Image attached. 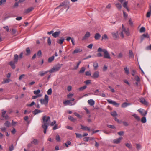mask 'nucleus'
Segmentation results:
<instances>
[{
	"instance_id": "f257e3e1",
	"label": "nucleus",
	"mask_w": 151,
	"mask_h": 151,
	"mask_svg": "<svg viewBox=\"0 0 151 151\" xmlns=\"http://www.w3.org/2000/svg\"><path fill=\"white\" fill-rule=\"evenodd\" d=\"M42 120L43 124L42 125V127L44 129V133L46 134V130L49 125V122L50 121V117L45 115L43 117Z\"/></svg>"
},
{
	"instance_id": "3c124183",
	"label": "nucleus",
	"mask_w": 151,
	"mask_h": 151,
	"mask_svg": "<svg viewBox=\"0 0 151 151\" xmlns=\"http://www.w3.org/2000/svg\"><path fill=\"white\" fill-rule=\"evenodd\" d=\"M56 140L57 141H60V138L59 136L58 135H57L56 136Z\"/></svg>"
},
{
	"instance_id": "f03ea898",
	"label": "nucleus",
	"mask_w": 151,
	"mask_h": 151,
	"mask_svg": "<svg viewBox=\"0 0 151 151\" xmlns=\"http://www.w3.org/2000/svg\"><path fill=\"white\" fill-rule=\"evenodd\" d=\"M97 51L98 52H103L104 54V58L108 59H111L110 54L108 52L106 49H102L101 47H99L97 50Z\"/></svg>"
},
{
	"instance_id": "39448f33",
	"label": "nucleus",
	"mask_w": 151,
	"mask_h": 151,
	"mask_svg": "<svg viewBox=\"0 0 151 151\" xmlns=\"http://www.w3.org/2000/svg\"><path fill=\"white\" fill-rule=\"evenodd\" d=\"M99 72L98 71L95 72L92 74L91 77L93 79H96L99 77Z\"/></svg>"
},
{
	"instance_id": "09e8293b",
	"label": "nucleus",
	"mask_w": 151,
	"mask_h": 151,
	"mask_svg": "<svg viewBox=\"0 0 151 151\" xmlns=\"http://www.w3.org/2000/svg\"><path fill=\"white\" fill-rule=\"evenodd\" d=\"M68 119L74 122L75 121L76 119H74L73 117L71 116H68Z\"/></svg>"
},
{
	"instance_id": "4c0bfd02",
	"label": "nucleus",
	"mask_w": 151,
	"mask_h": 151,
	"mask_svg": "<svg viewBox=\"0 0 151 151\" xmlns=\"http://www.w3.org/2000/svg\"><path fill=\"white\" fill-rule=\"evenodd\" d=\"M71 144V142L69 141H68L66 143L64 144V145H65L66 147H68V145H70Z\"/></svg>"
},
{
	"instance_id": "69168bd1",
	"label": "nucleus",
	"mask_w": 151,
	"mask_h": 151,
	"mask_svg": "<svg viewBox=\"0 0 151 151\" xmlns=\"http://www.w3.org/2000/svg\"><path fill=\"white\" fill-rule=\"evenodd\" d=\"M75 134H76V137L77 138H81L82 137L81 134L75 133Z\"/></svg>"
},
{
	"instance_id": "412c9836",
	"label": "nucleus",
	"mask_w": 151,
	"mask_h": 151,
	"mask_svg": "<svg viewBox=\"0 0 151 151\" xmlns=\"http://www.w3.org/2000/svg\"><path fill=\"white\" fill-rule=\"evenodd\" d=\"M101 37V35L99 33H96L94 35V38L96 40L99 39Z\"/></svg>"
},
{
	"instance_id": "603ef678",
	"label": "nucleus",
	"mask_w": 151,
	"mask_h": 151,
	"mask_svg": "<svg viewBox=\"0 0 151 151\" xmlns=\"http://www.w3.org/2000/svg\"><path fill=\"white\" fill-rule=\"evenodd\" d=\"M145 28L144 27H142L140 29V32L142 33L145 32Z\"/></svg>"
},
{
	"instance_id": "20e7f679",
	"label": "nucleus",
	"mask_w": 151,
	"mask_h": 151,
	"mask_svg": "<svg viewBox=\"0 0 151 151\" xmlns=\"http://www.w3.org/2000/svg\"><path fill=\"white\" fill-rule=\"evenodd\" d=\"M49 100V96L47 95L45 96L44 99H41L40 100L41 103L42 104H45V105H47Z\"/></svg>"
},
{
	"instance_id": "423d86ee",
	"label": "nucleus",
	"mask_w": 151,
	"mask_h": 151,
	"mask_svg": "<svg viewBox=\"0 0 151 151\" xmlns=\"http://www.w3.org/2000/svg\"><path fill=\"white\" fill-rule=\"evenodd\" d=\"M107 102L109 104H112V105L116 106V107L119 106V104L117 103L115 101H113L111 99H108L107 100Z\"/></svg>"
},
{
	"instance_id": "680f3d73",
	"label": "nucleus",
	"mask_w": 151,
	"mask_h": 151,
	"mask_svg": "<svg viewBox=\"0 0 151 151\" xmlns=\"http://www.w3.org/2000/svg\"><path fill=\"white\" fill-rule=\"evenodd\" d=\"M85 74L86 76H91V73L90 71H87L85 72Z\"/></svg>"
},
{
	"instance_id": "ddd939ff",
	"label": "nucleus",
	"mask_w": 151,
	"mask_h": 151,
	"mask_svg": "<svg viewBox=\"0 0 151 151\" xmlns=\"http://www.w3.org/2000/svg\"><path fill=\"white\" fill-rule=\"evenodd\" d=\"M60 33V31H56L52 34V36L55 38H56L58 37Z\"/></svg>"
},
{
	"instance_id": "79ce46f5",
	"label": "nucleus",
	"mask_w": 151,
	"mask_h": 151,
	"mask_svg": "<svg viewBox=\"0 0 151 151\" xmlns=\"http://www.w3.org/2000/svg\"><path fill=\"white\" fill-rule=\"evenodd\" d=\"M71 103L70 101L67 100L63 102V104L65 105H67L70 104Z\"/></svg>"
},
{
	"instance_id": "13d9d810",
	"label": "nucleus",
	"mask_w": 151,
	"mask_h": 151,
	"mask_svg": "<svg viewBox=\"0 0 151 151\" xmlns=\"http://www.w3.org/2000/svg\"><path fill=\"white\" fill-rule=\"evenodd\" d=\"M91 81L90 80H86L84 82V83H85L87 85L91 83Z\"/></svg>"
},
{
	"instance_id": "bb28decb",
	"label": "nucleus",
	"mask_w": 151,
	"mask_h": 151,
	"mask_svg": "<svg viewBox=\"0 0 151 151\" xmlns=\"http://www.w3.org/2000/svg\"><path fill=\"white\" fill-rule=\"evenodd\" d=\"M127 2H124L123 4V6L125 9H126L128 11H129V10L127 7Z\"/></svg>"
},
{
	"instance_id": "c03bdc74",
	"label": "nucleus",
	"mask_w": 151,
	"mask_h": 151,
	"mask_svg": "<svg viewBox=\"0 0 151 151\" xmlns=\"http://www.w3.org/2000/svg\"><path fill=\"white\" fill-rule=\"evenodd\" d=\"M40 90L39 89L35 90L34 91V93L35 95L38 94L40 93Z\"/></svg>"
},
{
	"instance_id": "7ed1b4c3",
	"label": "nucleus",
	"mask_w": 151,
	"mask_h": 151,
	"mask_svg": "<svg viewBox=\"0 0 151 151\" xmlns=\"http://www.w3.org/2000/svg\"><path fill=\"white\" fill-rule=\"evenodd\" d=\"M62 65V64H56L53 66L52 68L49 70V72L52 73L57 71L59 70Z\"/></svg>"
},
{
	"instance_id": "6ab92c4d",
	"label": "nucleus",
	"mask_w": 151,
	"mask_h": 151,
	"mask_svg": "<svg viewBox=\"0 0 151 151\" xmlns=\"http://www.w3.org/2000/svg\"><path fill=\"white\" fill-rule=\"evenodd\" d=\"M42 112H43L42 111H41L37 109H36L32 112V113L34 115H36L38 113Z\"/></svg>"
},
{
	"instance_id": "6e6d98bb",
	"label": "nucleus",
	"mask_w": 151,
	"mask_h": 151,
	"mask_svg": "<svg viewBox=\"0 0 151 151\" xmlns=\"http://www.w3.org/2000/svg\"><path fill=\"white\" fill-rule=\"evenodd\" d=\"M42 55V53L41 51L40 50L38 51L37 54V56H38L39 57H40Z\"/></svg>"
},
{
	"instance_id": "8fccbe9b",
	"label": "nucleus",
	"mask_w": 151,
	"mask_h": 151,
	"mask_svg": "<svg viewBox=\"0 0 151 151\" xmlns=\"http://www.w3.org/2000/svg\"><path fill=\"white\" fill-rule=\"evenodd\" d=\"M125 72L127 74H128L129 73V70L128 69L127 67L124 68Z\"/></svg>"
},
{
	"instance_id": "dca6fc26",
	"label": "nucleus",
	"mask_w": 151,
	"mask_h": 151,
	"mask_svg": "<svg viewBox=\"0 0 151 151\" xmlns=\"http://www.w3.org/2000/svg\"><path fill=\"white\" fill-rule=\"evenodd\" d=\"M140 101L142 104L147 105V102L145 101V99L143 98H142L139 99Z\"/></svg>"
},
{
	"instance_id": "b1692460",
	"label": "nucleus",
	"mask_w": 151,
	"mask_h": 151,
	"mask_svg": "<svg viewBox=\"0 0 151 151\" xmlns=\"http://www.w3.org/2000/svg\"><path fill=\"white\" fill-rule=\"evenodd\" d=\"M33 9L34 8L33 7H29L25 10V13L27 14L32 11Z\"/></svg>"
},
{
	"instance_id": "f8f14e48",
	"label": "nucleus",
	"mask_w": 151,
	"mask_h": 151,
	"mask_svg": "<svg viewBox=\"0 0 151 151\" xmlns=\"http://www.w3.org/2000/svg\"><path fill=\"white\" fill-rule=\"evenodd\" d=\"M17 63H15L14 62V61H11L9 62V64L11 67L12 68L14 69L15 68V64H16Z\"/></svg>"
},
{
	"instance_id": "2f4dec72",
	"label": "nucleus",
	"mask_w": 151,
	"mask_h": 151,
	"mask_svg": "<svg viewBox=\"0 0 151 151\" xmlns=\"http://www.w3.org/2000/svg\"><path fill=\"white\" fill-rule=\"evenodd\" d=\"M126 34L127 36H129V31L128 29H125L124 31H123Z\"/></svg>"
},
{
	"instance_id": "49530a36",
	"label": "nucleus",
	"mask_w": 151,
	"mask_h": 151,
	"mask_svg": "<svg viewBox=\"0 0 151 151\" xmlns=\"http://www.w3.org/2000/svg\"><path fill=\"white\" fill-rule=\"evenodd\" d=\"M134 79L138 82H139L140 81V78L137 75L135 76Z\"/></svg>"
},
{
	"instance_id": "c85d7f7f",
	"label": "nucleus",
	"mask_w": 151,
	"mask_h": 151,
	"mask_svg": "<svg viewBox=\"0 0 151 151\" xmlns=\"http://www.w3.org/2000/svg\"><path fill=\"white\" fill-rule=\"evenodd\" d=\"M54 56H52L51 57L49 58L48 59V61L49 63H51L52 61L54 59Z\"/></svg>"
},
{
	"instance_id": "774afa93",
	"label": "nucleus",
	"mask_w": 151,
	"mask_h": 151,
	"mask_svg": "<svg viewBox=\"0 0 151 151\" xmlns=\"http://www.w3.org/2000/svg\"><path fill=\"white\" fill-rule=\"evenodd\" d=\"M73 96V94L71 93H70L67 95L68 98H70Z\"/></svg>"
},
{
	"instance_id": "2eb2a0df",
	"label": "nucleus",
	"mask_w": 151,
	"mask_h": 151,
	"mask_svg": "<svg viewBox=\"0 0 151 151\" xmlns=\"http://www.w3.org/2000/svg\"><path fill=\"white\" fill-rule=\"evenodd\" d=\"M19 57V56L18 55L16 54L14 55V62L15 63H17L18 61V60Z\"/></svg>"
},
{
	"instance_id": "393cba45",
	"label": "nucleus",
	"mask_w": 151,
	"mask_h": 151,
	"mask_svg": "<svg viewBox=\"0 0 151 151\" xmlns=\"http://www.w3.org/2000/svg\"><path fill=\"white\" fill-rule=\"evenodd\" d=\"M143 37H141V41L142 42L144 38H149V36L148 33L144 34L142 35Z\"/></svg>"
},
{
	"instance_id": "4d7b16f0",
	"label": "nucleus",
	"mask_w": 151,
	"mask_h": 151,
	"mask_svg": "<svg viewBox=\"0 0 151 151\" xmlns=\"http://www.w3.org/2000/svg\"><path fill=\"white\" fill-rule=\"evenodd\" d=\"M38 141L37 140L35 139H33V140H32V143H33L35 145H36L37 144Z\"/></svg>"
},
{
	"instance_id": "cd10ccee",
	"label": "nucleus",
	"mask_w": 151,
	"mask_h": 151,
	"mask_svg": "<svg viewBox=\"0 0 151 151\" xmlns=\"http://www.w3.org/2000/svg\"><path fill=\"white\" fill-rule=\"evenodd\" d=\"M82 51V50L80 49H75L73 52V54L77 53L80 52Z\"/></svg>"
},
{
	"instance_id": "a18cd8bd",
	"label": "nucleus",
	"mask_w": 151,
	"mask_h": 151,
	"mask_svg": "<svg viewBox=\"0 0 151 151\" xmlns=\"http://www.w3.org/2000/svg\"><path fill=\"white\" fill-rule=\"evenodd\" d=\"M11 80L10 79H6L3 81L2 83H7L9 82Z\"/></svg>"
},
{
	"instance_id": "e433bc0d",
	"label": "nucleus",
	"mask_w": 151,
	"mask_h": 151,
	"mask_svg": "<svg viewBox=\"0 0 151 151\" xmlns=\"http://www.w3.org/2000/svg\"><path fill=\"white\" fill-rule=\"evenodd\" d=\"M116 7L119 10H120L122 8L121 5L119 3H117L116 4Z\"/></svg>"
},
{
	"instance_id": "7c9ffc66",
	"label": "nucleus",
	"mask_w": 151,
	"mask_h": 151,
	"mask_svg": "<svg viewBox=\"0 0 151 151\" xmlns=\"http://www.w3.org/2000/svg\"><path fill=\"white\" fill-rule=\"evenodd\" d=\"M4 125L6 127H9L10 126H11V123L10 122L8 121H7L4 124Z\"/></svg>"
},
{
	"instance_id": "a19ab883",
	"label": "nucleus",
	"mask_w": 151,
	"mask_h": 151,
	"mask_svg": "<svg viewBox=\"0 0 151 151\" xmlns=\"http://www.w3.org/2000/svg\"><path fill=\"white\" fill-rule=\"evenodd\" d=\"M87 88V86L86 85L83 86L82 87H80L79 89V91H83L85 89Z\"/></svg>"
},
{
	"instance_id": "aec40b11",
	"label": "nucleus",
	"mask_w": 151,
	"mask_h": 151,
	"mask_svg": "<svg viewBox=\"0 0 151 151\" xmlns=\"http://www.w3.org/2000/svg\"><path fill=\"white\" fill-rule=\"evenodd\" d=\"M131 104L130 103H128L126 102H124L121 105V107L122 108H125L129 105H130Z\"/></svg>"
},
{
	"instance_id": "f3484780",
	"label": "nucleus",
	"mask_w": 151,
	"mask_h": 151,
	"mask_svg": "<svg viewBox=\"0 0 151 151\" xmlns=\"http://www.w3.org/2000/svg\"><path fill=\"white\" fill-rule=\"evenodd\" d=\"M81 129L83 130H87L90 131V129L87 126H84L82 125H81Z\"/></svg>"
},
{
	"instance_id": "c9c22d12",
	"label": "nucleus",
	"mask_w": 151,
	"mask_h": 151,
	"mask_svg": "<svg viewBox=\"0 0 151 151\" xmlns=\"http://www.w3.org/2000/svg\"><path fill=\"white\" fill-rule=\"evenodd\" d=\"M86 68L84 67H82L79 71L80 73H83L85 70Z\"/></svg>"
},
{
	"instance_id": "6e6552de",
	"label": "nucleus",
	"mask_w": 151,
	"mask_h": 151,
	"mask_svg": "<svg viewBox=\"0 0 151 151\" xmlns=\"http://www.w3.org/2000/svg\"><path fill=\"white\" fill-rule=\"evenodd\" d=\"M138 111L139 112L142 116H145L147 113V111H144L143 109H139Z\"/></svg>"
},
{
	"instance_id": "9d476101",
	"label": "nucleus",
	"mask_w": 151,
	"mask_h": 151,
	"mask_svg": "<svg viewBox=\"0 0 151 151\" xmlns=\"http://www.w3.org/2000/svg\"><path fill=\"white\" fill-rule=\"evenodd\" d=\"M112 34L114 39H116L119 37V34L118 31L113 32L112 33Z\"/></svg>"
},
{
	"instance_id": "e2e57ef3",
	"label": "nucleus",
	"mask_w": 151,
	"mask_h": 151,
	"mask_svg": "<svg viewBox=\"0 0 151 151\" xmlns=\"http://www.w3.org/2000/svg\"><path fill=\"white\" fill-rule=\"evenodd\" d=\"M126 146L128 148L130 149L132 148V146L129 143H127L125 144Z\"/></svg>"
},
{
	"instance_id": "0e129e2a",
	"label": "nucleus",
	"mask_w": 151,
	"mask_h": 151,
	"mask_svg": "<svg viewBox=\"0 0 151 151\" xmlns=\"http://www.w3.org/2000/svg\"><path fill=\"white\" fill-rule=\"evenodd\" d=\"M136 148L138 150L140 149L141 148V146L139 144H136Z\"/></svg>"
},
{
	"instance_id": "338daca9",
	"label": "nucleus",
	"mask_w": 151,
	"mask_h": 151,
	"mask_svg": "<svg viewBox=\"0 0 151 151\" xmlns=\"http://www.w3.org/2000/svg\"><path fill=\"white\" fill-rule=\"evenodd\" d=\"M25 75L24 74H23L21 75L19 77V80H21L23 78V77L25 76Z\"/></svg>"
},
{
	"instance_id": "72a5a7b5",
	"label": "nucleus",
	"mask_w": 151,
	"mask_h": 151,
	"mask_svg": "<svg viewBox=\"0 0 151 151\" xmlns=\"http://www.w3.org/2000/svg\"><path fill=\"white\" fill-rule=\"evenodd\" d=\"M108 39V38L106 34H104L102 36L101 40H106Z\"/></svg>"
},
{
	"instance_id": "052dcab7",
	"label": "nucleus",
	"mask_w": 151,
	"mask_h": 151,
	"mask_svg": "<svg viewBox=\"0 0 151 151\" xmlns=\"http://www.w3.org/2000/svg\"><path fill=\"white\" fill-rule=\"evenodd\" d=\"M108 127L113 129H115V127L114 126L111 125H107Z\"/></svg>"
},
{
	"instance_id": "5fc2aeb1",
	"label": "nucleus",
	"mask_w": 151,
	"mask_h": 151,
	"mask_svg": "<svg viewBox=\"0 0 151 151\" xmlns=\"http://www.w3.org/2000/svg\"><path fill=\"white\" fill-rule=\"evenodd\" d=\"M123 54L122 53H120L117 56V58L118 59H120L122 58Z\"/></svg>"
},
{
	"instance_id": "58836bf2",
	"label": "nucleus",
	"mask_w": 151,
	"mask_h": 151,
	"mask_svg": "<svg viewBox=\"0 0 151 151\" xmlns=\"http://www.w3.org/2000/svg\"><path fill=\"white\" fill-rule=\"evenodd\" d=\"M47 43L49 45H50L51 44V40L50 37H48L47 40Z\"/></svg>"
},
{
	"instance_id": "ea45409f",
	"label": "nucleus",
	"mask_w": 151,
	"mask_h": 151,
	"mask_svg": "<svg viewBox=\"0 0 151 151\" xmlns=\"http://www.w3.org/2000/svg\"><path fill=\"white\" fill-rule=\"evenodd\" d=\"M141 122L142 123H145L146 122V119L145 117H142L141 119Z\"/></svg>"
},
{
	"instance_id": "a878e982",
	"label": "nucleus",
	"mask_w": 151,
	"mask_h": 151,
	"mask_svg": "<svg viewBox=\"0 0 151 151\" xmlns=\"http://www.w3.org/2000/svg\"><path fill=\"white\" fill-rule=\"evenodd\" d=\"M26 55L27 56L29 55H30L31 53V51L30 50V49L29 47H27L26 49Z\"/></svg>"
},
{
	"instance_id": "1a4fd4ad",
	"label": "nucleus",
	"mask_w": 151,
	"mask_h": 151,
	"mask_svg": "<svg viewBox=\"0 0 151 151\" xmlns=\"http://www.w3.org/2000/svg\"><path fill=\"white\" fill-rule=\"evenodd\" d=\"M91 35L90 33L88 32H86L85 35L82 38V40H85L89 37Z\"/></svg>"
},
{
	"instance_id": "473e14b6",
	"label": "nucleus",
	"mask_w": 151,
	"mask_h": 151,
	"mask_svg": "<svg viewBox=\"0 0 151 151\" xmlns=\"http://www.w3.org/2000/svg\"><path fill=\"white\" fill-rule=\"evenodd\" d=\"M134 55L132 51L131 50H129V58H133Z\"/></svg>"
},
{
	"instance_id": "0eeeda50",
	"label": "nucleus",
	"mask_w": 151,
	"mask_h": 151,
	"mask_svg": "<svg viewBox=\"0 0 151 151\" xmlns=\"http://www.w3.org/2000/svg\"><path fill=\"white\" fill-rule=\"evenodd\" d=\"M4 109L1 110L2 111L1 113V116L2 117L4 118L5 119H9V116L6 114V111H4Z\"/></svg>"
},
{
	"instance_id": "9b49d317",
	"label": "nucleus",
	"mask_w": 151,
	"mask_h": 151,
	"mask_svg": "<svg viewBox=\"0 0 151 151\" xmlns=\"http://www.w3.org/2000/svg\"><path fill=\"white\" fill-rule=\"evenodd\" d=\"M122 139V137H119L117 139H114L113 141V142L114 144H118L120 142Z\"/></svg>"
},
{
	"instance_id": "bf43d9fd",
	"label": "nucleus",
	"mask_w": 151,
	"mask_h": 151,
	"mask_svg": "<svg viewBox=\"0 0 151 151\" xmlns=\"http://www.w3.org/2000/svg\"><path fill=\"white\" fill-rule=\"evenodd\" d=\"M6 2V0H1L0 1V5L4 4Z\"/></svg>"
},
{
	"instance_id": "864d4df0",
	"label": "nucleus",
	"mask_w": 151,
	"mask_h": 151,
	"mask_svg": "<svg viewBox=\"0 0 151 151\" xmlns=\"http://www.w3.org/2000/svg\"><path fill=\"white\" fill-rule=\"evenodd\" d=\"M14 146L13 144H12L11 146H9V151H12L14 150Z\"/></svg>"
},
{
	"instance_id": "de8ad7c7",
	"label": "nucleus",
	"mask_w": 151,
	"mask_h": 151,
	"mask_svg": "<svg viewBox=\"0 0 151 151\" xmlns=\"http://www.w3.org/2000/svg\"><path fill=\"white\" fill-rule=\"evenodd\" d=\"M52 90L51 88H50L47 91V94L48 95H50L52 94Z\"/></svg>"
},
{
	"instance_id": "c756f323",
	"label": "nucleus",
	"mask_w": 151,
	"mask_h": 151,
	"mask_svg": "<svg viewBox=\"0 0 151 151\" xmlns=\"http://www.w3.org/2000/svg\"><path fill=\"white\" fill-rule=\"evenodd\" d=\"M132 116L134 117L137 121H139L140 120V117L136 114H134Z\"/></svg>"
},
{
	"instance_id": "5701e85b",
	"label": "nucleus",
	"mask_w": 151,
	"mask_h": 151,
	"mask_svg": "<svg viewBox=\"0 0 151 151\" xmlns=\"http://www.w3.org/2000/svg\"><path fill=\"white\" fill-rule=\"evenodd\" d=\"M48 72L49 71H46L44 72L43 71H40L39 72V75L40 76H43Z\"/></svg>"
},
{
	"instance_id": "f704fd0d",
	"label": "nucleus",
	"mask_w": 151,
	"mask_h": 151,
	"mask_svg": "<svg viewBox=\"0 0 151 151\" xmlns=\"http://www.w3.org/2000/svg\"><path fill=\"white\" fill-rule=\"evenodd\" d=\"M111 114L114 117H115L116 116H117L118 115L116 112L115 111L112 112Z\"/></svg>"
},
{
	"instance_id": "37998d69",
	"label": "nucleus",
	"mask_w": 151,
	"mask_h": 151,
	"mask_svg": "<svg viewBox=\"0 0 151 151\" xmlns=\"http://www.w3.org/2000/svg\"><path fill=\"white\" fill-rule=\"evenodd\" d=\"M93 66L94 67V69L95 70H96L98 66V63H93Z\"/></svg>"
},
{
	"instance_id": "4468645a",
	"label": "nucleus",
	"mask_w": 151,
	"mask_h": 151,
	"mask_svg": "<svg viewBox=\"0 0 151 151\" xmlns=\"http://www.w3.org/2000/svg\"><path fill=\"white\" fill-rule=\"evenodd\" d=\"M69 2L68 1H65L64 2L62 3L58 7L62 6H66L67 5H69Z\"/></svg>"
},
{
	"instance_id": "4be33fe9",
	"label": "nucleus",
	"mask_w": 151,
	"mask_h": 151,
	"mask_svg": "<svg viewBox=\"0 0 151 151\" xmlns=\"http://www.w3.org/2000/svg\"><path fill=\"white\" fill-rule=\"evenodd\" d=\"M64 41V39L63 38H62L61 39H58L57 41V42L60 44H62Z\"/></svg>"
},
{
	"instance_id": "a211bd4d",
	"label": "nucleus",
	"mask_w": 151,
	"mask_h": 151,
	"mask_svg": "<svg viewBox=\"0 0 151 151\" xmlns=\"http://www.w3.org/2000/svg\"><path fill=\"white\" fill-rule=\"evenodd\" d=\"M88 104L91 106H93L95 104V101L93 99H90L88 101Z\"/></svg>"
}]
</instances>
